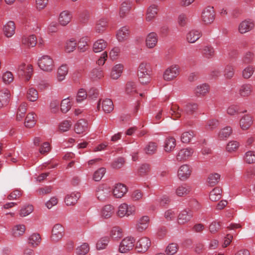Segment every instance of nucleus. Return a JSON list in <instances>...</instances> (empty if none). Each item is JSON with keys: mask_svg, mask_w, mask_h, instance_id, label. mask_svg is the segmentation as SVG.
Masks as SVG:
<instances>
[{"mask_svg": "<svg viewBox=\"0 0 255 255\" xmlns=\"http://www.w3.org/2000/svg\"><path fill=\"white\" fill-rule=\"evenodd\" d=\"M253 91V86L249 83H245L240 86L238 94L241 97L246 98L251 96Z\"/></svg>", "mask_w": 255, "mask_h": 255, "instance_id": "obj_13", "label": "nucleus"}, {"mask_svg": "<svg viewBox=\"0 0 255 255\" xmlns=\"http://www.w3.org/2000/svg\"><path fill=\"white\" fill-rule=\"evenodd\" d=\"M107 46V42L103 39L96 41L93 45V50L94 52L98 53L104 50Z\"/></svg>", "mask_w": 255, "mask_h": 255, "instance_id": "obj_31", "label": "nucleus"}, {"mask_svg": "<svg viewBox=\"0 0 255 255\" xmlns=\"http://www.w3.org/2000/svg\"><path fill=\"white\" fill-rule=\"evenodd\" d=\"M68 72V67L66 64H63L60 66L57 70V78L58 80L62 81L64 80Z\"/></svg>", "mask_w": 255, "mask_h": 255, "instance_id": "obj_36", "label": "nucleus"}, {"mask_svg": "<svg viewBox=\"0 0 255 255\" xmlns=\"http://www.w3.org/2000/svg\"><path fill=\"white\" fill-rule=\"evenodd\" d=\"M202 18L205 24H210L214 21L215 12L213 6H209L204 9L202 13Z\"/></svg>", "mask_w": 255, "mask_h": 255, "instance_id": "obj_7", "label": "nucleus"}, {"mask_svg": "<svg viewBox=\"0 0 255 255\" xmlns=\"http://www.w3.org/2000/svg\"><path fill=\"white\" fill-rule=\"evenodd\" d=\"M111 189L107 186L101 185L96 190V196L97 198L102 201H105L111 195Z\"/></svg>", "mask_w": 255, "mask_h": 255, "instance_id": "obj_10", "label": "nucleus"}, {"mask_svg": "<svg viewBox=\"0 0 255 255\" xmlns=\"http://www.w3.org/2000/svg\"><path fill=\"white\" fill-rule=\"evenodd\" d=\"M90 250L89 246L87 243H83L76 249V254L77 255H85Z\"/></svg>", "mask_w": 255, "mask_h": 255, "instance_id": "obj_56", "label": "nucleus"}, {"mask_svg": "<svg viewBox=\"0 0 255 255\" xmlns=\"http://www.w3.org/2000/svg\"><path fill=\"white\" fill-rule=\"evenodd\" d=\"M71 18L72 15L71 13L69 11L64 10L60 13L58 22L60 25L66 26L70 22Z\"/></svg>", "mask_w": 255, "mask_h": 255, "instance_id": "obj_24", "label": "nucleus"}, {"mask_svg": "<svg viewBox=\"0 0 255 255\" xmlns=\"http://www.w3.org/2000/svg\"><path fill=\"white\" fill-rule=\"evenodd\" d=\"M123 236L122 229L119 227L115 226L112 228L110 233V237L114 240L118 241Z\"/></svg>", "mask_w": 255, "mask_h": 255, "instance_id": "obj_32", "label": "nucleus"}, {"mask_svg": "<svg viewBox=\"0 0 255 255\" xmlns=\"http://www.w3.org/2000/svg\"><path fill=\"white\" fill-rule=\"evenodd\" d=\"M131 8V2L128 1H124L121 4L120 10V14L121 17H124L125 14L128 13Z\"/></svg>", "mask_w": 255, "mask_h": 255, "instance_id": "obj_50", "label": "nucleus"}, {"mask_svg": "<svg viewBox=\"0 0 255 255\" xmlns=\"http://www.w3.org/2000/svg\"><path fill=\"white\" fill-rule=\"evenodd\" d=\"M195 93L198 96L205 95L209 91V87L207 84H203L197 86L195 89Z\"/></svg>", "mask_w": 255, "mask_h": 255, "instance_id": "obj_39", "label": "nucleus"}, {"mask_svg": "<svg viewBox=\"0 0 255 255\" xmlns=\"http://www.w3.org/2000/svg\"><path fill=\"white\" fill-rule=\"evenodd\" d=\"M193 217L192 212L189 209L183 210L177 216V223L183 225L188 223Z\"/></svg>", "mask_w": 255, "mask_h": 255, "instance_id": "obj_8", "label": "nucleus"}, {"mask_svg": "<svg viewBox=\"0 0 255 255\" xmlns=\"http://www.w3.org/2000/svg\"><path fill=\"white\" fill-rule=\"evenodd\" d=\"M244 160L248 164L255 163V151L250 150L246 152L244 155Z\"/></svg>", "mask_w": 255, "mask_h": 255, "instance_id": "obj_53", "label": "nucleus"}, {"mask_svg": "<svg viewBox=\"0 0 255 255\" xmlns=\"http://www.w3.org/2000/svg\"><path fill=\"white\" fill-rule=\"evenodd\" d=\"M2 79L3 83L5 84H9L13 81L14 77L11 72L6 71L2 74Z\"/></svg>", "mask_w": 255, "mask_h": 255, "instance_id": "obj_63", "label": "nucleus"}, {"mask_svg": "<svg viewBox=\"0 0 255 255\" xmlns=\"http://www.w3.org/2000/svg\"><path fill=\"white\" fill-rule=\"evenodd\" d=\"M220 179V175L218 173L210 174L207 179V182L209 186H214L219 182Z\"/></svg>", "mask_w": 255, "mask_h": 255, "instance_id": "obj_44", "label": "nucleus"}, {"mask_svg": "<svg viewBox=\"0 0 255 255\" xmlns=\"http://www.w3.org/2000/svg\"><path fill=\"white\" fill-rule=\"evenodd\" d=\"M255 72V68L251 65H249L245 68L242 71V77L245 79L250 78Z\"/></svg>", "mask_w": 255, "mask_h": 255, "instance_id": "obj_51", "label": "nucleus"}, {"mask_svg": "<svg viewBox=\"0 0 255 255\" xmlns=\"http://www.w3.org/2000/svg\"><path fill=\"white\" fill-rule=\"evenodd\" d=\"M178 250L177 244L172 243L169 244L166 247L165 253L167 255H173L175 254Z\"/></svg>", "mask_w": 255, "mask_h": 255, "instance_id": "obj_57", "label": "nucleus"}, {"mask_svg": "<svg viewBox=\"0 0 255 255\" xmlns=\"http://www.w3.org/2000/svg\"><path fill=\"white\" fill-rule=\"evenodd\" d=\"M202 53L205 57L210 58L214 55L215 51L212 46H206L203 48Z\"/></svg>", "mask_w": 255, "mask_h": 255, "instance_id": "obj_58", "label": "nucleus"}, {"mask_svg": "<svg viewBox=\"0 0 255 255\" xmlns=\"http://www.w3.org/2000/svg\"><path fill=\"white\" fill-rule=\"evenodd\" d=\"M201 36L200 31L195 30H192L189 31L186 36L187 40L190 43H194Z\"/></svg>", "mask_w": 255, "mask_h": 255, "instance_id": "obj_38", "label": "nucleus"}, {"mask_svg": "<svg viewBox=\"0 0 255 255\" xmlns=\"http://www.w3.org/2000/svg\"><path fill=\"white\" fill-rule=\"evenodd\" d=\"M157 6L155 5H152L147 9L146 19L150 21L152 20L157 14Z\"/></svg>", "mask_w": 255, "mask_h": 255, "instance_id": "obj_45", "label": "nucleus"}, {"mask_svg": "<svg viewBox=\"0 0 255 255\" xmlns=\"http://www.w3.org/2000/svg\"><path fill=\"white\" fill-rule=\"evenodd\" d=\"M151 246L150 240L146 237L140 238L135 244V249L138 253L146 252Z\"/></svg>", "mask_w": 255, "mask_h": 255, "instance_id": "obj_6", "label": "nucleus"}, {"mask_svg": "<svg viewBox=\"0 0 255 255\" xmlns=\"http://www.w3.org/2000/svg\"><path fill=\"white\" fill-rule=\"evenodd\" d=\"M77 45L76 41L73 38H71L66 41L65 45V50L68 52L70 53L73 52Z\"/></svg>", "mask_w": 255, "mask_h": 255, "instance_id": "obj_48", "label": "nucleus"}, {"mask_svg": "<svg viewBox=\"0 0 255 255\" xmlns=\"http://www.w3.org/2000/svg\"><path fill=\"white\" fill-rule=\"evenodd\" d=\"M127 191L128 189L126 185L122 183H118L114 186L113 194L116 198H122Z\"/></svg>", "mask_w": 255, "mask_h": 255, "instance_id": "obj_20", "label": "nucleus"}, {"mask_svg": "<svg viewBox=\"0 0 255 255\" xmlns=\"http://www.w3.org/2000/svg\"><path fill=\"white\" fill-rule=\"evenodd\" d=\"M115 208L111 205L104 206L101 210L100 215L105 219L111 218L115 213Z\"/></svg>", "mask_w": 255, "mask_h": 255, "instance_id": "obj_25", "label": "nucleus"}, {"mask_svg": "<svg viewBox=\"0 0 255 255\" xmlns=\"http://www.w3.org/2000/svg\"><path fill=\"white\" fill-rule=\"evenodd\" d=\"M149 224V218L147 216L141 217L136 224V229L139 232H142L146 230Z\"/></svg>", "mask_w": 255, "mask_h": 255, "instance_id": "obj_23", "label": "nucleus"}, {"mask_svg": "<svg viewBox=\"0 0 255 255\" xmlns=\"http://www.w3.org/2000/svg\"><path fill=\"white\" fill-rule=\"evenodd\" d=\"M233 130L231 127L227 126L222 128L218 133V138L220 140H226L232 133Z\"/></svg>", "mask_w": 255, "mask_h": 255, "instance_id": "obj_37", "label": "nucleus"}, {"mask_svg": "<svg viewBox=\"0 0 255 255\" xmlns=\"http://www.w3.org/2000/svg\"><path fill=\"white\" fill-rule=\"evenodd\" d=\"M254 26L253 21L251 19L245 20L239 24L238 30L240 33L244 34L252 30Z\"/></svg>", "mask_w": 255, "mask_h": 255, "instance_id": "obj_14", "label": "nucleus"}, {"mask_svg": "<svg viewBox=\"0 0 255 255\" xmlns=\"http://www.w3.org/2000/svg\"><path fill=\"white\" fill-rule=\"evenodd\" d=\"M235 70L232 65H228L224 71V76L227 79H231L234 75Z\"/></svg>", "mask_w": 255, "mask_h": 255, "instance_id": "obj_64", "label": "nucleus"}, {"mask_svg": "<svg viewBox=\"0 0 255 255\" xmlns=\"http://www.w3.org/2000/svg\"><path fill=\"white\" fill-rule=\"evenodd\" d=\"M33 210V206L31 205H28L23 206L20 210L19 215L21 217H24L28 216Z\"/></svg>", "mask_w": 255, "mask_h": 255, "instance_id": "obj_59", "label": "nucleus"}, {"mask_svg": "<svg viewBox=\"0 0 255 255\" xmlns=\"http://www.w3.org/2000/svg\"><path fill=\"white\" fill-rule=\"evenodd\" d=\"M176 144V140L173 137H168L166 138L164 148L165 151L170 152L172 151Z\"/></svg>", "mask_w": 255, "mask_h": 255, "instance_id": "obj_33", "label": "nucleus"}, {"mask_svg": "<svg viewBox=\"0 0 255 255\" xmlns=\"http://www.w3.org/2000/svg\"><path fill=\"white\" fill-rule=\"evenodd\" d=\"M71 108L69 97L63 99L61 103V110L62 113H66Z\"/></svg>", "mask_w": 255, "mask_h": 255, "instance_id": "obj_55", "label": "nucleus"}, {"mask_svg": "<svg viewBox=\"0 0 255 255\" xmlns=\"http://www.w3.org/2000/svg\"><path fill=\"white\" fill-rule=\"evenodd\" d=\"M182 110L177 104H172L170 114L173 120H176L181 117Z\"/></svg>", "mask_w": 255, "mask_h": 255, "instance_id": "obj_41", "label": "nucleus"}, {"mask_svg": "<svg viewBox=\"0 0 255 255\" xmlns=\"http://www.w3.org/2000/svg\"><path fill=\"white\" fill-rule=\"evenodd\" d=\"M135 207L126 203L121 204L118 208L117 215L120 217H128L134 214Z\"/></svg>", "mask_w": 255, "mask_h": 255, "instance_id": "obj_5", "label": "nucleus"}, {"mask_svg": "<svg viewBox=\"0 0 255 255\" xmlns=\"http://www.w3.org/2000/svg\"><path fill=\"white\" fill-rule=\"evenodd\" d=\"M39 68L45 72H51L54 68V62L53 59L48 55H43L38 60Z\"/></svg>", "mask_w": 255, "mask_h": 255, "instance_id": "obj_2", "label": "nucleus"}, {"mask_svg": "<svg viewBox=\"0 0 255 255\" xmlns=\"http://www.w3.org/2000/svg\"><path fill=\"white\" fill-rule=\"evenodd\" d=\"M152 71L149 64L141 63L138 68L137 75L138 81L142 85H147L151 80Z\"/></svg>", "mask_w": 255, "mask_h": 255, "instance_id": "obj_1", "label": "nucleus"}, {"mask_svg": "<svg viewBox=\"0 0 255 255\" xmlns=\"http://www.w3.org/2000/svg\"><path fill=\"white\" fill-rule=\"evenodd\" d=\"M88 95L87 91L83 88L79 89L76 96V101L78 103H80L86 100Z\"/></svg>", "mask_w": 255, "mask_h": 255, "instance_id": "obj_47", "label": "nucleus"}, {"mask_svg": "<svg viewBox=\"0 0 255 255\" xmlns=\"http://www.w3.org/2000/svg\"><path fill=\"white\" fill-rule=\"evenodd\" d=\"M33 72L32 66L30 64L26 65L25 64H20L18 68V73L21 76H25L27 77V80L30 78V76Z\"/></svg>", "mask_w": 255, "mask_h": 255, "instance_id": "obj_17", "label": "nucleus"}, {"mask_svg": "<svg viewBox=\"0 0 255 255\" xmlns=\"http://www.w3.org/2000/svg\"><path fill=\"white\" fill-rule=\"evenodd\" d=\"M38 98L37 90L33 88H29L27 92V98L31 102L36 101Z\"/></svg>", "mask_w": 255, "mask_h": 255, "instance_id": "obj_54", "label": "nucleus"}, {"mask_svg": "<svg viewBox=\"0 0 255 255\" xmlns=\"http://www.w3.org/2000/svg\"><path fill=\"white\" fill-rule=\"evenodd\" d=\"M36 124V121L33 113H29L25 118V126L27 128H31L34 126Z\"/></svg>", "mask_w": 255, "mask_h": 255, "instance_id": "obj_49", "label": "nucleus"}, {"mask_svg": "<svg viewBox=\"0 0 255 255\" xmlns=\"http://www.w3.org/2000/svg\"><path fill=\"white\" fill-rule=\"evenodd\" d=\"M41 237L39 234L33 233L31 234L28 238V243L32 247L37 246L41 242Z\"/></svg>", "mask_w": 255, "mask_h": 255, "instance_id": "obj_42", "label": "nucleus"}, {"mask_svg": "<svg viewBox=\"0 0 255 255\" xmlns=\"http://www.w3.org/2000/svg\"><path fill=\"white\" fill-rule=\"evenodd\" d=\"M80 197L79 193H72L67 195L65 198V202L67 206L74 205Z\"/></svg>", "mask_w": 255, "mask_h": 255, "instance_id": "obj_30", "label": "nucleus"}, {"mask_svg": "<svg viewBox=\"0 0 255 255\" xmlns=\"http://www.w3.org/2000/svg\"><path fill=\"white\" fill-rule=\"evenodd\" d=\"M88 128V123L83 119L79 120L75 126V131L78 134L83 133L87 131Z\"/></svg>", "mask_w": 255, "mask_h": 255, "instance_id": "obj_26", "label": "nucleus"}, {"mask_svg": "<svg viewBox=\"0 0 255 255\" xmlns=\"http://www.w3.org/2000/svg\"><path fill=\"white\" fill-rule=\"evenodd\" d=\"M222 190L219 187L214 188L209 194V199L212 201H217L222 197Z\"/></svg>", "mask_w": 255, "mask_h": 255, "instance_id": "obj_35", "label": "nucleus"}, {"mask_svg": "<svg viewBox=\"0 0 255 255\" xmlns=\"http://www.w3.org/2000/svg\"><path fill=\"white\" fill-rule=\"evenodd\" d=\"M179 66L177 65H172L165 70L163 78L164 80L170 81L176 78L179 74Z\"/></svg>", "mask_w": 255, "mask_h": 255, "instance_id": "obj_4", "label": "nucleus"}, {"mask_svg": "<svg viewBox=\"0 0 255 255\" xmlns=\"http://www.w3.org/2000/svg\"><path fill=\"white\" fill-rule=\"evenodd\" d=\"M109 240L108 237L101 238L97 243L96 248L98 250H103L106 248Z\"/></svg>", "mask_w": 255, "mask_h": 255, "instance_id": "obj_62", "label": "nucleus"}, {"mask_svg": "<svg viewBox=\"0 0 255 255\" xmlns=\"http://www.w3.org/2000/svg\"><path fill=\"white\" fill-rule=\"evenodd\" d=\"M135 240L133 238L127 237L125 238L121 242L119 250L121 253H127L132 250L134 247Z\"/></svg>", "mask_w": 255, "mask_h": 255, "instance_id": "obj_3", "label": "nucleus"}, {"mask_svg": "<svg viewBox=\"0 0 255 255\" xmlns=\"http://www.w3.org/2000/svg\"><path fill=\"white\" fill-rule=\"evenodd\" d=\"M15 29L14 23L13 21H10L4 25L3 30L4 35L7 37H10L14 34Z\"/></svg>", "mask_w": 255, "mask_h": 255, "instance_id": "obj_29", "label": "nucleus"}, {"mask_svg": "<svg viewBox=\"0 0 255 255\" xmlns=\"http://www.w3.org/2000/svg\"><path fill=\"white\" fill-rule=\"evenodd\" d=\"M10 94L8 90L4 89L0 91V109L8 105Z\"/></svg>", "mask_w": 255, "mask_h": 255, "instance_id": "obj_21", "label": "nucleus"}, {"mask_svg": "<svg viewBox=\"0 0 255 255\" xmlns=\"http://www.w3.org/2000/svg\"><path fill=\"white\" fill-rule=\"evenodd\" d=\"M126 92L128 95H133L136 93L135 84L132 82H128L126 86Z\"/></svg>", "mask_w": 255, "mask_h": 255, "instance_id": "obj_60", "label": "nucleus"}, {"mask_svg": "<svg viewBox=\"0 0 255 255\" xmlns=\"http://www.w3.org/2000/svg\"><path fill=\"white\" fill-rule=\"evenodd\" d=\"M158 42L157 34L154 32L148 33L145 38V44L148 48H153Z\"/></svg>", "mask_w": 255, "mask_h": 255, "instance_id": "obj_18", "label": "nucleus"}, {"mask_svg": "<svg viewBox=\"0 0 255 255\" xmlns=\"http://www.w3.org/2000/svg\"><path fill=\"white\" fill-rule=\"evenodd\" d=\"M106 173V169L101 167L96 170L93 174V179L96 181H100Z\"/></svg>", "mask_w": 255, "mask_h": 255, "instance_id": "obj_61", "label": "nucleus"}, {"mask_svg": "<svg viewBox=\"0 0 255 255\" xmlns=\"http://www.w3.org/2000/svg\"><path fill=\"white\" fill-rule=\"evenodd\" d=\"M191 191V186L187 184H183L176 188L175 193L177 196L182 197L189 195Z\"/></svg>", "mask_w": 255, "mask_h": 255, "instance_id": "obj_16", "label": "nucleus"}, {"mask_svg": "<svg viewBox=\"0 0 255 255\" xmlns=\"http://www.w3.org/2000/svg\"><path fill=\"white\" fill-rule=\"evenodd\" d=\"M36 43L37 38L34 35L25 36L22 39V45L28 48L34 47L36 45Z\"/></svg>", "mask_w": 255, "mask_h": 255, "instance_id": "obj_27", "label": "nucleus"}, {"mask_svg": "<svg viewBox=\"0 0 255 255\" xmlns=\"http://www.w3.org/2000/svg\"><path fill=\"white\" fill-rule=\"evenodd\" d=\"M193 152V149L191 148L181 149L178 151L176 155V159L179 161H185L191 156Z\"/></svg>", "mask_w": 255, "mask_h": 255, "instance_id": "obj_19", "label": "nucleus"}, {"mask_svg": "<svg viewBox=\"0 0 255 255\" xmlns=\"http://www.w3.org/2000/svg\"><path fill=\"white\" fill-rule=\"evenodd\" d=\"M195 136L194 131L192 130L183 132L181 136V140L183 143H189Z\"/></svg>", "mask_w": 255, "mask_h": 255, "instance_id": "obj_52", "label": "nucleus"}, {"mask_svg": "<svg viewBox=\"0 0 255 255\" xmlns=\"http://www.w3.org/2000/svg\"><path fill=\"white\" fill-rule=\"evenodd\" d=\"M240 127L243 130L248 129L253 124V117L250 114L243 116L240 120Z\"/></svg>", "mask_w": 255, "mask_h": 255, "instance_id": "obj_12", "label": "nucleus"}, {"mask_svg": "<svg viewBox=\"0 0 255 255\" xmlns=\"http://www.w3.org/2000/svg\"><path fill=\"white\" fill-rule=\"evenodd\" d=\"M240 146L239 142L235 140H231L227 144L226 150L228 152H234L237 150Z\"/></svg>", "mask_w": 255, "mask_h": 255, "instance_id": "obj_46", "label": "nucleus"}, {"mask_svg": "<svg viewBox=\"0 0 255 255\" xmlns=\"http://www.w3.org/2000/svg\"><path fill=\"white\" fill-rule=\"evenodd\" d=\"M64 229L60 224L55 225L52 231L51 239L54 242H57L60 240L64 234Z\"/></svg>", "mask_w": 255, "mask_h": 255, "instance_id": "obj_15", "label": "nucleus"}, {"mask_svg": "<svg viewBox=\"0 0 255 255\" xmlns=\"http://www.w3.org/2000/svg\"><path fill=\"white\" fill-rule=\"evenodd\" d=\"M117 38L120 42H124L127 40L129 36V30L128 27L123 26L121 27L117 33Z\"/></svg>", "mask_w": 255, "mask_h": 255, "instance_id": "obj_22", "label": "nucleus"}, {"mask_svg": "<svg viewBox=\"0 0 255 255\" xmlns=\"http://www.w3.org/2000/svg\"><path fill=\"white\" fill-rule=\"evenodd\" d=\"M25 231V227L24 225L18 224L14 226L12 229V235L15 237L22 236Z\"/></svg>", "mask_w": 255, "mask_h": 255, "instance_id": "obj_40", "label": "nucleus"}, {"mask_svg": "<svg viewBox=\"0 0 255 255\" xmlns=\"http://www.w3.org/2000/svg\"><path fill=\"white\" fill-rule=\"evenodd\" d=\"M107 26V20L105 18H101L96 21L95 30L97 33H102L106 29Z\"/></svg>", "mask_w": 255, "mask_h": 255, "instance_id": "obj_28", "label": "nucleus"}, {"mask_svg": "<svg viewBox=\"0 0 255 255\" xmlns=\"http://www.w3.org/2000/svg\"><path fill=\"white\" fill-rule=\"evenodd\" d=\"M123 66L121 64L115 65L112 69L111 77L113 79H118L121 75L123 72Z\"/></svg>", "mask_w": 255, "mask_h": 255, "instance_id": "obj_43", "label": "nucleus"}, {"mask_svg": "<svg viewBox=\"0 0 255 255\" xmlns=\"http://www.w3.org/2000/svg\"><path fill=\"white\" fill-rule=\"evenodd\" d=\"M101 106L102 110L105 113H110L114 110V104L111 99L106 98L103 100H100L97 105V108L100 110Z\"/></svg>", "mask_w": 255, "mask_h": 255, "instance_id": "obj_9", "label": "nucleus"}, {"mask_svg": "<svg viewBox=\"0 0 255 255\" xmlns=\"http://www.w3.org/2000/svg\"><path fill=\"white\" fill-rule=\"evenodd\" d=\"M192 172L191 169L187 164L181 165L178 171V177L182 181L186 180L191 175Z\"/></svg>", "mask_w": 255, "mask_h": 255, "instance_id": "obj_11", "label": "nucleus"}, {"mask_svg": "<svg viewBox=\"0 0 255 255\" xmlns=\"http://www.w3.org/2000/svg\"><path fill=\"white\" fill-rule=\"evenodd\" d=\"M27 110V104L22 103L19 106L16 114V120L17 121H22L25 117V113Z\"/></svg>", "mask_w": 255, "mask_h": 255, "instance_id": "obj_34", "label": "nucleus"}]
</instances>
